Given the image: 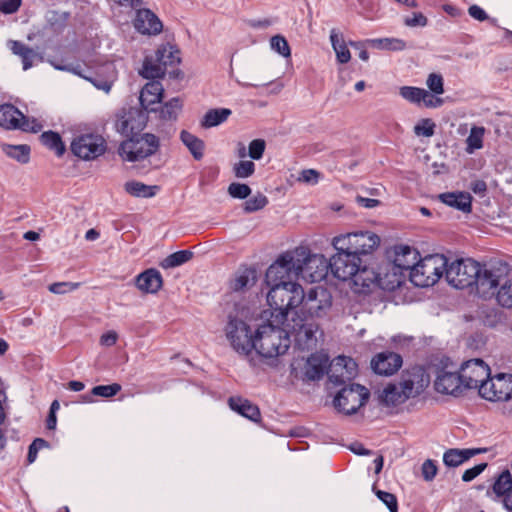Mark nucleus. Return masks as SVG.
<instances>
[{"label":"nucleus","mask_w":512,"mask_h":512,"mask_svg":"<svg viewBox=\"0 0 512 512\" xmlns=\"http://www.w3.org/2000/svg\"><path fill=\"white\" fill-rule=\"evenodd\" d=\"M267 302L271 309V318L278 324L288 320L289 310L298 307L304 299V290L296 282H282L268 286Z\"/></svg>","instance_id":"f257e3e1"},{"label":"nucleus","mask_w":512,"mask_h":512,"mask_svg":"<svg viewBox=\"0 0 512 512\" xmlns=\"http://www.w3.org/2000/svg\"><path fill=\"white\" fill-rule=\"evenodd\" d=\"M254 348L264 358L284 354L290 346V337L285 324H278L274 318L258 327L254 335Z\"/></svg>","instance_id":"f03ea898"},{"label":"nucleus","mask_w":512,"mask_h":512,"mask_svg":"<svg viewBox=\"0 0 512 512\" xmlns=\"http://www.w3.org/2000/svg\"><path fill=\"white\" fill-rule=\"evenodd\" d=\"M118 148V155L123 161L137 162L153 155L159 146L158 138L151 133H141V130H130Z\"/></svg>","instance_id":"7ed1b4c3"},{"label":"nucleus","mask_w":512,"mask_h":512,"mask_svg":"<svg viewBox=\"0 0 512 512\" xmlns=\"http://www.w3.org/2000/svg\"><path fill=\"white\" fill-rule=\"evenodd\" d=\"M336 251H348L359 258L371 255L380 245V237L372 231H359L334 237Z\"/></svg>","instance_id":"20e7f679"},{"label":"nucleus","mask_w":512,"mask_h":512,"mask_svg":"<svg viewBox=\"0 0 512 512\" xmlns=\"http://www.w3.org/2000/svg\"><path fill=\"white\" fill-rule=\"evenodd\" d=\"M446 266L447 258L444 255H428L417 261L413 272H410V280L418 287L432 286L443 276Z\"/></svg>","instance_id":"39448f33"},{"label":"nucleus","mask_w":512,"mask_h":512,"mask_svg":"<svg viewBox=\"0 0 512 512\" xmlns=\"http://www.w3.org/2000/svg\"><path fill=\"white\" fill-rule=\"evenodd\" d=\"M381 271H377L376 268L367 264L362 259L361 265L358 266V271L352 277L353 284L357 287L358 292H364L365 289L371 286H378L384 290H394L400 285V278L397 273H394L390 278V273L386 271L384 275Z\"/></svg>","instance_id":"423d86ee"},{"label":"nucleus","mask_w":512,"mask_h":512,"mask_svg":"<svg viewBox=\"0 0 512 512\" xmlns=\"http://www.w3.org/2000/svg\"><path fill=\"white\" fill-rule=\"evenodd\" d=\"M301 261L303 260L298 258V254L294 251H288L279 256L266 271L265 281L267 286L298 280V265Z\"/></svg>","instance_id":"0eeeda50"},{"label":"nucleus","mask_w":512,"mask_h":512,"mask_svg":"<svg viewBox=\"0 0 512 512\" xmlns=\"http://www.w3.org/2000/svg\"><path fill=\"white\" fill-rule=\"evenodd\" d=\"M288 334L294 336L296 346L300 350H313L317 347L319 338L323 336L317 323L303 318H292L285 323Z\"/></svg>","instance_id":"6e6552de"},{"label":"nucleus","mask_w":512,"mask_h":512,"mask_svg":"<svg viewBox=\"0 0 512 512\" xmlns=\"http://www.w3.org/2000/svg\"><path fill=\"white\" fill-rule=\"evenodd\" d=\"M294 253L302 259L299 263L298 276L306 282H319L326 278L330 270V260L321 254H309L305 249H296Z\"/></svg>","instance_id":"1a4fd4ad"},{"label":"nucleus","mask_w":512,"mask_h":512,"mask_svg":"<svg viewBox=\"0 0 512 512\" xmlns=\"http://www.w3.org/2000/svg\"><path fill=\"white\" fill-rule=\"evenodd\" d=\"M225 335L231 348L239 355L248 356L254 348L252 331L242 319L229 316Z\"/></svg>","instance_id":"9d476101"},{"label":"nucleus","mask_w":512,"mask_h":512,"mask_svg":"<svg viewBox=\"0 0 512 512\" xmlns=\"http://www.w3.org/2000/svg\"><path fill=\"white\" fill-rule=\"evenodd\" d=\"M480 271V263L472 259H457L450 264L447 262L445 278L447 282L457 288L464 289L473 287L475 276Z\"/></svg>","instance_id":"9b49d317"},{"label":"nucleus","mask_w":512,"mask_h":512,"mask_svg":"<svg viewBox=\"0 0 512 512\" xmlns=\"http://www.w3.org/2000/svg\"><path fill=\"white\" fill-rule=\"evenodd\" d=\"M368 389L360 384L343 387L334 398V406L345 415L355 414L369 399Z\"/></svg>","instance_id":"f8f14e48"},{"label":"nucleus","mask_w":512,"mask_h":512,"mask_svg":"<svg viewBox=\"0 0 512 512\" xmlns=\"http://www.w3.org/2000/svg\"><path fill=\"white\" fill-rule=\"evenodd\" d=\"M507 271L506 265L480 264V271L475 276V281H473V287H475L477 294L484 298L495 295V291L498 286L500 287L507 275Z\"/></svg>","instance_id":"ddd939ff"},{"label":"nucleus","mask_w":512,"mask_h":512,"mask_svg":"<svg viewBox=\"0 0 512 512\" xmlns=\"http://www.w3.org/2000/svg\"><path fill=\"white\" fill-rule=\"evenodd\" d=\"M71 151L82 160H93L105 153L106 141L102 135L89 131L73 139Z\"/></svg>","instance_id":"4468645a"},{"label":"nucleus","mask_w":512,"mask_h":512,"mask_svg":"<svg viewBox=\"0 0 512 512\" xmlns=\"http://www.w3.org/2000/svg\"><path fill=\"white\" fill-rule=\"evenodd\" d=\"M479 395L489 401H507L512 397V375L500 373L480 385Z\"/></svg>","instance_id":"2eb2a0df"},{"label":"nucleus","mask_w":512,"mask_h":512,"mask_svg":"<svg viewBox=\"0 0 512 512\" xmlns=\"http://www.w3.org/2000/svg\"><path fill=\"white\" fill-rule=\"evenodd\" d=\"M403 395L409 399L418 397L430 383V377L421 366H413L402 371L399 379Z\"/></svg>","instance_id":"dca6fc26"},{"label":"nucleus","mask_w":512,"mask_h":512,"mask_svg":"<svg viewBox=\"0 0 512 512\" xmlns=\"http://www.w3.org/2000/svg\"><path fill=\"white\" fill-rule=\"evenodd\" d=\"M303 311L312 318H322L327 315L332 306V296L324 287L311 288L304 292L302 301Z\"/></svg>","instance_id":"f3484780"},{"label":"nucleus","mask_w":512,"mask_h":512,"mask_svg":"<svg viewBox=\"0 0 512 512\" xmlns=\"http://www.w3.org/2000/svg\"><path fill=\"white\" fill-rule=\"evenodd\" d=\"M461 379L466 390L478 389L490 376V368L482 359H471L464 362L460 368Z\"/></svg>","instance_id":"a211bd4d"},{"label":"nucleus","mask_w":512,"mask_h":512,"mask_svg":"<svg viewBox=\"0 0 512 512\" xmlns=\"http://www.w3.org/2000/svg\"><path fill=\"white\" fill-rule=\"evenodd\" d=\"M418 256V251L409 246H396L394 248L392 262L386 265L385 270L390 273V277L394 273H397L401 282V276L404 272H413V267H415L418 261Z\"/></svg>","instance_id":"6ab92c4d"},{"label":"nucleus","mask_w":512,"mask_h":512,"mask_svg":"<svg viewBox=\"0 0 512 512\" xmlns=\"http://www.w3.org/2000/svg\"><path fill=\"white\" fill-rule=\"evenodd\" d=\"M362 258L352 255L348 251H337L330 258V270L333 275L343 281L351 280L361 265Z\"/></svg>","instance_id":"aec40b11"},{"label":"nucleus","mask_w":512,"mask_h":512,"mask_svg":"<svg viewBox=\"0 0 512 512\" xmlns=\"http://www.w3.org/2000/svg\"><path fill=\"white\" fill-rule=\"evenodd\" d=\"M434 388L438 393L455 397L465 392L460 372H451L444 368L437 371Z\"/></svg>","instance_id":"412c9836"},{"label":"nucleus","mask_w":512,"mask_h":512,"mask_svg":"<svg viewBox=\"0 0 512 512\" xmlns=\"http://www.w3.org/2000/svg\"><path fill=\"white\" fill-rule=\"evenodd\" d=\"M148 109L144 107H123L115 114V128H145Z\"/></svg>","instance_id":"4be33fe9"},{"label":"nucleus","mask_w":512,"mask_h":512,"mask_svg":"<svg viewBox=\"0 0 512 512\" xmlns=\"http://www.w3.org/2000/svg\"><path fill=\"white\" fill-rule=\"evenodd\" d=\"M402 357L391 351L380 352L371 360L372 370L383 376H390L396 373L402 366Z\"/></svg>","instance_id":"5701e85b"},{"label":"nucleus","mask_w":512,"mask_h":512,"mask_svg":"<svg viewBox=\"0 0 512 512\" xmlns=\"http://www.w3.org/2000/svg\"><path fill=\"white\" fill-rule=\"evenodd\" d=\"M133 25L136 31L143 35H158L163 30V23L150 9H138Z\"/></svg>","instance_id":"b1692460"},{"label":"nucleus","mask_w":512,"mask_h":512,"mask_svg":"<svg viewBox=\"0 0 512 512\" xmlns=\"http://www.w3.org/2000/svg\"><path fill=\"white\" fill-rule=\"evenodd\" d=\"M399 94L402 98L409 101L413 104H423L425 107L433 108L438 107L442 104V100L440 98L435 97L429 91L413 87V86H403L399 90Z\"/></svg>","instance_id":"393cba45"},{"label":"nucleus","mask_w":512,"mask_h":512,"mask_svg":"<svg viewBox=\"0 0 512 512\" xmlns=\"http://www.w3.org/2000/svg\"><path fill=\"white\" fill-rule=\"evenodd\" d=\"M378 400L381 405L395 407L405 403L408 398L403 395L399 381L387 384L382 391L378 393Z\"/></svg>","instance_id":"a878e982"},{"label":"nucleus","mask_w":512,"mask_h":512,"mask_svg":"<svg viewBox=\"0 0 512 512\" xmlns=\"http://www.w3.org/2000/svg\"><path fill=\"white\" fill-rule=\"evenodd\" d=\"M486 451V448H451L444 453L443 462L447 467H458L470 458Z\"/></svg>","instance_id":"bb28decb"},{"label":"nucleus","mask_w":512,"mask_h":512,"mask_svg":"<svg viewBox=\"0 0 512 512\" xmlns=\"http://www.w3.org/2000/svg\"><path fill=\"white\" fill-rule=\"evenodd\" d=\"M27 123L24 114L12 104L0 105V127L21 128Z\"/></svg>","instance_id":"cd10ccee"},{"label":"nucleus","mask_w":512,"mask_h":512,"mask_svg":"<svg viewBox=\"0 0 512 512\" xmlns=\"http://www.w3.org/2000/svg\"><path fill=\"white\" fill-rule=\"evenodd\" d=\"M163 284L162 276L156 269H148L136 278V286L139 290L145 293L158 292Z\"/></svg>","instance_id":"c85d7f7f"},{"label":"nucleus","mask_w":512,"mask_h":512,"mask_svg":"<svg viewBox=\"0 0 512 512\" xmlns=\"http://www.w3.org/2000/svg\"><path fill=\"white\" fill-rule=\"evenodd\" d=\"M228 404L233 411L247 419L254 422L260 421L261 413L259 408L249 400L241 397H230Z\"/></svg>","instance_id":"c756f323"},{"label":"nucleus","mask_w":512,"mask_h":512,"mask_svg":"<svg viewBox=\"0 0 512 512\" xmlns=\"http://www.w3.org/2000/svg\"><path fill=\"white\" fill-rule=\"evenodd\" d=\"M328 357L323 354H312L305 365V376L308 380H319L327 368Z\"/></svg>","instance_id":"7c9ffc66"},{"label":"nucleus","mask_w":512,"mask_h":512,"mask_svg":"<svg viewBox=\"0 0 512 512\" xmlns=\"http://www.w3.org/2000/svg\"><path fill=\"white\" fill-rule=\"evenodd\" d=\"M438 198L446 205L456 208L464 213L471 211L472 197L469 193L465 192H448L442 193Z\"/></svg>","instance_id":"2f4dec72"},{"label":"nucleus","mask_w":512,"mask_h":512,"mask_svg":"<svg viewBox=\"0 0 512 512\" xmlns=\"http://www.w3.org/2000/svg\"><path fill=\"white\" fill-rule=\"evenodd\" d=\"M163 91V86L159 81L148 82L140 92L141 106L148 109L150 105L160 102Z\"/></svg>","instance_id":"473e14b6"},{"label":"nucleus","mask_w":512,"mask_h":512,"mask_svg":"<svg viewBox=\"0 0 512 512\" xmlns=\"http://www.w3.org/2000/svg\"><path fill=\"white\" fill-rule=\"evenodd\" d=\"M8 46L14 55L21 58L23 70H28L33 66L34 60L37 58V52L18 40H10Z\"/></svg>","instance_id":"72a5a7b5"},{"label":"nucleus","mask_w":512,"mask_h":512,"mask_svg":"<svg viewBox=\"0 0 512 512\" xmlns=\"http://www.w3.org/2000/svg\"><path fill=\"white\" fill-rule=\"evenodd\" d=\"M155 61L159 62L166 72L167 67H174L180 63L179 50L169 44L162 45L155 52Z\"/></svg>","instance_id":"f704fd0d"},{"label":"nucleus","mask_w":512,"mask_h":512,"mask_svg":"<svg viewBox=\"0 0 512 512\" xmlns=\"http://www.w3.org/2000/svg\"><path fill=\"white\" fill-rule=\"evenodd\" d=\"M330 42L336 54V59L339 63H348L351 59V53L344 40L343 34L336 29L330 31Z\"/></svg>","instance_id":"c9c22d12"},{"label":"nucleus","mask_w":512,"mask_h":512,"mask_svg":"<svg viewBox=\"0 0 512 512\" xmlns=\"http://www.w3.org/2000/svg\"><path fill=\"white\" fill-rule=\"evenodd\" d=\"M180 138L195 160L199 161L204 157L205 143L202 139L189 130H182Z\"/></svg>","instance_id":"e433bc0d"},{"label":"nucleus","mask_w":512,"mask_h":512,"mask_svg":"<svg viewBox=\"0 0 512 512\" xmlns=\"http://www.w3.org/2000/svg\"><path fill=\"white\" fill-rule=\"evenodd\" d=\"M1 150L7 157L20 164H27L30 161L31 148L27 144L12 145L3 143L1 144Z\"/></svg>","instance_id":"4c0bfd02"},{"label":"nucleus","mask_w":512,"mask_h":512,"mask_svg":"<svg viewBox=\"0 0 512 512\" xmlns=\"http://www.w3.org/2000/svg\"><path fill=\"white\" fill-rule=\"evenodd\" d=\"M232 111L228 108H214L208 110L202 117L200 124L203 128H212L223 124Z\"/></svg>","instance_id":"58836bf2"},{"label":"nucleus","mask_w":512,"mask_h":512,"mask_svg":"<svg viewBox=\"0 0 512 512\" xmlns=\"http://www.w3.org/2000/svg\"><path fill=\"white\" fill-rule=\"evenodd\" d=\"M255 283V271L244 269L236 273L230 282L231 290L235 292L244 291Z\"/></svg>","instance_id":"ea45409f"},{"label":"nucleus","mask_w":512,"mask_h":512,"mask_svg":"<svg viewBox=\"0 0 512 512\" xmlns=\"http://www.w3.org/2000/svg\"><path fill=\"white\" fill-rule=\"evenodd\" d=\"M344 362L345 356H338L330 364L327 374L331 383L335 385H342L346 383L347 378L344 377L346 364H343Z\"/></svg>","instance_id":"a19ab883"},{"label":"nucleus","mask_w":512,"mask_h":512,"mask_svg":"<svg viewBox=\"0 0 512 512\" xmlns=\"http://www.w3.org/2000/svg\"><path fill=\"white\" fill-rule=\"evenodd\" d=\"M140 74L146 79L161 78L165 75L164 67L155 61L154 56H146Z\"/></svg>","instance_id":"79ce46f5"},{"label":"nucleus","mask_w":512,"mask_h":512,"mask_svg":"<svg viewBox=\"0 0 512 512\" xmlns=\"http://www.w3.org/2000/svg\"><path fill=\"white\" fill-rule=\"evenodd\" d=\"M182 110V102L178 97L166 102L159 112L160 119L166 122H174Z\"/></svg>","instance_id":"37998d69"},{"label":"nucleus","mask_w":512,"mask_h":512,"mask_svg":"<svg viewBox=\"0 0 512 512\" xmlns=\"http://www.w3.org/2000/svg\"><path fill=\"white\" fill-rule=\"evenodd\" d=\"M42 143L53 150L58 157L62 156L66 150L60 135L53 130H47L41 135Z\"/></svg>","instance_id":"c03bdc74"},{"label":"nucleus","mask_w":512,"mask_h":512,"mask_svg":"<svg viewBox=\"0 0 512 512\" xmlns=\"http://www.w3.org/2000/svg\"><path fill=\"white\" fill-rule=\"evenodd\" d=\"M367 43L375 48L389 51H402L406 48V42L399 38L369 39Z\"/></svg>","instance_id":"a18cd8bd"},{"label":"nucleus","mask_w":512,"mask_h":512,"mask_svg":"<svg viewBox=\"0 0 512 512\" xmlns=\"http://www.w3.org/2000/svg\"><path fill=\"white\" fill-rule=\"evenodd\" d=\"M125 191L134 197L149 198L155 195L156 186H149L139 181H128L124 185Z\"/></svg>","instance_id":"49530a36"},{"label":"nucleus","mask_w":512,"mask_h":512,"mask_svg":"<svg viewBox=\"0 0 512 512\" xmlns=\"http://www.w3.org/2000/svg\"><path fill=\"white\" fill-rule=\"evenodd\" d=\"M193 257L189 250H181L170 254L160 262L163 269H170L188 262Z\"/></svg>","instance_id":"de8ad7c7"},{"label":"nucleus","mask_w":512,"mask_h":512,"mask_svg":"<svg viewBox=\"0 0 512 512\" xmlns=\"http://www.w3.org/2000/svg\"><path fill=\"white\" fill-rule=\"evenodd\" d=\"M496 299L501 306L512 308V279L504 278L496 293Z\"/></svg>","instance_id":"09e8293b"},{"label":"nucleus","mask_w":512,"mask_h":512,"mask_svg":"<svg viewBox=\"0 0 512 512\" xmlns=\"http://www.w3.org/2000/svg\"><path fill=\"white\" fill-rule=\"evenodd\" d=\"M271 49L277 52L279 55L289 58L291 56V50L287 40L281 35H275L270 39Z\"/></svg>","instance_id":"8fccbe9b"},{"label":"nucleus","mask_w":512,"mask_h":512,"mask_svg":"<svg viewBox=\"0 0 512 512\" xmlns=\"http://www.w3.org/2000/svg\"><path fill=\"white\" fill-rule=\"evenodd\" d=\"M255 164L250 160L239 161L234 164L233 172L237 178H248L253 175Z\"/></svg>","instance_id":"3c124183"},{"label":"nucleus","mask_w":512,"mask_h":512,"mask_svg":"<svg viewBox=\"0 0 512 512\" xmlns=\"http://www.w3.org/2000/svg\"><path fill=\"white\" fill-rule=\"evenodd\" d=\"M267 203V197L261 193H258L244 203V211L246 213L258 211L264 208L267 205Z\"/></svg>","instance_id":"603ef678"},{"label":"nucleus","mask_w":512,"mask_h":512,"mask_svg":"<svg viewBox=\"0 0 512 512\" xmlns=\"http://www.w3.org/2000/svg\"><path fill=\"white\" fill-rule=\"evenodd\" d=\"M121 390V385L118 383H113L110 385H99L95 386L91 394L93 396H99L103 398H110L114 395H116Z\"/></svg>","instance_id":"864d4df0"},{"label":"nucleus","mask_w":512,"mask_h":512,"mask_svg":"<svg viewBox=\"0 0 512 512\" xmlns=\"http://www.w3.org/2000/svg\"><path fill=\"white\" fill-rule=\"evenodd\" d=\"M227 192L232 198L246 199L251 194V188L247 184L233 182L228 186Z\"/></svg>","instance_id":"5fc2aeb1"},{"label":"nucleus","mask_w":512,"mask_h":512,"mask_svg":"<svg viewBox=\"0 0 512 512\" xmlns=\"http://www.w3.org/2000/svg\"><path fill=\"white\" fill-rule=\"evenodd\" d=\"M80 287L78 282H55L48 286L51 293L62 295L67 292L74 291Z\"/></svg>","instance_id":"6e6d98bb"},{"label":"nucleus","mask_w":512,"mask_h":512,"mask_svg":"<svg viewBox=\"0 0 512 512\" xmlns=\"http://www.w3.org/2000/svg\"><path fill=\"white\" fill-rule=\"evenodd\" d=\"M484 131L485 130H471V133L466 140V150L468 153H473L476 149H480L482 147Z\"/></svg>","instance_id":"4d7b16f0"},{"label":"nucleus","mask_w":512,"mask_h":512,"mask_svg":"<svg viewBox=\"0 0 512 512\" xmlns=\"http://www.w3.org/2000/svg\"><path fill=\"white\" fill-rule=\"evenodd\" d=\"M426 84L430 91L436 95L444 93V82L441 74L431 73L429 74Z\"/></svg>","instance_id":"13d9d810"},{"label":"nucleus","mask_w":512,"mask_h":512,"mask_svg":"<svg viewBox=\"0 0 512 512\" xmlns=\"http://www.w3.org/2000/svg\"><path fill=\"white\" fill-rule=\"evenodd\" d=\"M265 147L266 143L263 139H254L249 143L248 155L254 160H259L263 156Z\"/></svg>","instance_id":"bf43d9fd"},{"label":"nucleus","mask_w":512,"mask_h":512,"mask_svg":"<svg viewBox=\"0 0 512 512\" xmlns=\"http://www.w3.org/2000/svg\"><path fill=\"white\" fill-rule=\"evenodd\" d=\"M493 491L497 496L503 498V505L508 512H512V486L508 488L504 487L499 490L497 488V482H494Z\"/></svg>","instance_id":"052dcab7"},{"label":"nucleus","mask_w":512,"mask_h":512,"mask_svg":"<svg viewBox=\"0 0 512 512\" xmlns=\"http://www.w3.org/2000/svg\"><path fill=\"white\" fill-rule=\"evenodd\" d=\"M51 64L57 70L68 71V72L78 75L84 79H89V77L86 74H84V68L81 64L69 63V64L62 65V64H58L54 61H51Z\"/></svg>","instance_id":"680f3d73"},{"label":"nucleus","mask_w":512,"mask_h":512,"mask_svg":"<svg viewBox=\"0 0 512 512\" xmlns=\"http://www.w3.org/2000/svg\"><path fill=\"white\" fill-rule=\"evenodd\" d=\"M376 495L388 507L390 512H398L397 498L394 494L378 490Z\"/></svg>","instance_id":"e2e57ef3"},{"label":"nucleus","mask_w":512,"mask_h":512,"mask_svg":"<svg viewBox=\"0 0 512 512\" xmlns=\"http://www.w3.org/2000/svg\"><path fill=\"white\" fill-rule=\"evenodd\" d=\"M427 23L426 16L421 12H414L411 17L404 19V24L408 27H425Z\"/></svg>","instance_id":"0e129e2a"},{"label":"nucleus","mask_w":512,"mask_h":512,"mask_svg":"<svg viewBox=\"0 0 512 512\" xmlns=\"http://www.w3.org/2000/svg\"><path fill=\"white\" fill-rule=\"evenodd\" d=\"M48 445L47 441L42 438H36L29 446L27 460L29 463H33L37 458V453L40 449Z\"/></svg>","instance_id":"69168bd1"},{"label":"nucleus","mask_w":512,"mask_h":512,"mask_svg":"<svg viewBox=\"0 0 512 512\" xmlns=\"http://www.w3.org/2000/svg\"><path fill=\"white\" fill-rule=\"evenodd\" d=\"M319 178H320V173L318 171H316L314 169H306L300 173L298 180L300 182L313 185V184L318 183Z\"/></svg>","instance_id":"338daca9"},{"label":"nucleus","mask_w":512,"mask_h":512,"mask_svg":"<svg viewBox=\"0 0 512 512\" xmlns=\"http://www.w3.org/2000/svg\"><path fill=\"white\" fill-rule=\"evenodd\" d=\"M422 475L426 481H431L437 474V466L433 460H426L422 464Z\"/></svg>","instance_id":"774afa93"}]
</instances>
